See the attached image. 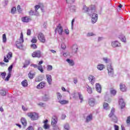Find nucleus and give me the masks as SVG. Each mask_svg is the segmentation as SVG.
I'll return each mask as SVG.
<instances>
[{
	"label": "nucleus",
	"mask_w": 130,
	"mask_h": 130,
	"mask_svg": "<svg viewBox=\"0 0 130 130\" xmlns=\"http://www.w3.org/2000/svg\"><path fill=\"white\" fill-rule=\"evenodd\" d=\"M88 15L90 17L91 16V22L92 24H95L98 20V14H97V11H96V8L93 6L91 8V11H89Z\"/></svg>",
	"instance_id": "1"
},
{
	"label": "nucleus",
	"mask_w": 130,
	"mask_h": 130,
	"mask_svg": "<svg viewBox=\"0 0 130 130\" xmlns=\"http://www.w3.org/2000/svg\"><path fill=\"white\" fill-rule=\"evenodd\" d=\"M27 115L31 120H37L39 118V115L36 112H29L27 113Z\"/></svg>",
	"instance_id": "2"
},
{
	"label": "nucleus",
	"mask_w": 130,
	"mask_h": 130,
	"mask_svg": "<svg viewBox=\"0 0 130 130\" xmlns=\"http://www.w3.org/2000/svg\"><path fill=\"white\" fill-rule=\"evenodd\" d=\"M24 42V37L23 36V32H21L19 39L16 42V47L17 48L21 49L22 48V43Z\"/></svg>",
	"instance_id": "3"
},
{
	"label": "nucleus",
	"mask_w": 130,
	"mask_h": 130,
	"mask_svg": "<svg viewBox=\"0 0 130 130\" xmlns=\"http://www.w3.org/2000/svg\"><path fill=\"white\" fill-rule=\"evenodd\" d=\"M115 112V111L114 110V109L113 108H112L111 112L109 114V117L111 118L112 121L117 122V117H116V116L114 114Z\"/></svg>",
	"instance_id": "4"
},
{
	"label": "nucleus",
	"mask_w": 130,
	"mask_h": 130,
	"mask_svg": "<svg viewBox=\"0 0 130 130\" xmlns=\"http://www.w3.org/2000/svg\"><path fill=\"white\" fill-rule=\"evenodd\" d=\"M107 70L108 72V75L110 77H113V74H114L113 68L111 65L107 66Z\"/></svg>",
	"instance_id": "5"
},
{
	"label": "nucleus",
	"mask_w": 130,
	"mask_h": 130,
	"mask_svg": "<svg viewBox=\"0 0 130 130\" xmlns=\"http://www.w3.org/2000/svg\"><path fill=\"white\" fill-rule=\"evenodd\" d=\"M55 32L58 33L59 35L60 36L62 35V32H63V28H62V26L60 25V24H59L57 26L55 30Z\"/></svg>",
	"instance_id": "6"
},
{
	"label": "nucleus",
	"mask_w": 130,
	"mask_h": 130,
	"mask_svg": "<svg viewBox=\"0 0 130 130\" xmlns=\"http://www.w3.org/2000/svg\"><path fill=\"white\" fill-rule=\"evenodd\" d=\"M38 38L39 40L41 41V42H42V43H45V41H46L45 37H44V35H43V34L40 32L38 34Z\"/></svg>",
	"instance_id": "7"
},
{
	"label": "nucleus",
	"mask_w": 130,
	"mask_h": 130,
	"mask_svg": "<svg viewBox=\"0 0 130 130\" xmlns=\"http://www.w3.org/2000/svg\"><path fill=\"white\" fill-rule=\"evenodd\" d=\"M93 7H95L94 6H91L90 8L84 6H83V12H84V13H87L88 15H89V12H90V11H92V8H93Z\"/></svg>",
	"instance_id": "8"
},
{
	"label": "nucleus",
	"mask_w": 130,
	"mask_h": 130,
	"mask_svg": "<svg viewBox=\"0 0 130 130\" xmlns=\"http://www.w3.org/2000/svg\"><path fill=\"white\" fill-rule=\"evenodd\" d=\"M32 57H38L39 58L41 57V51L40 50L36 51L33 52L32 54Z\"/></svg>",
	"instance_id": "9"
},
{
	"label": "nucleus",
	"mask_w": 130,
	"mask_h": 130,
	"mask_svg": "<svg viewBox=\"0 0 130 130\" xmlns=\"http://www.w3.org/2000/svg\"><path fill=\"white\" fill-rule=\"evenodd\" d=\"M119 104L120 106L121 109H123V108H124V107H125V103H124V102L123 101V99H120L119 100Z\"/></svg>",
	"instance_id": "10"
},
{
	"label": "nucleus",
	"mask_w": 130,
	"mask_h": 130,
	"mask_svg": "<svg viewBox=\"0 0 130 130\" xmlns=\"http://www.w3.org/2000/svg\"><path fill=\"white\" fill-rule=\"evenodd\" d=\"M56 123H57V117L56 116H53L52 118L51 124L54 126Z\"/></svg>",
	"instance_id": "11"
},
{
	"label": "nucleus",
	"mask_w": 130,
	"mask_h": 130,
	"mask_svg": "<svg viewBox=\"0 0 130 130\" xmlns=\"http://www.w3.org/2000/svg\"><path fill=\"white\" fill-rule=\"evenodd\" d=\"M91 120H93V114H90L86 116L85 122L88 123L90 122V121H91Z\"/></svg>",
	"instance_id": "12"
},
{
	"label": "nucleus",
	"mask_w": 130,
	"mask_h": 130,
	"mask_svg": "<svg viewBox=\"0 0 130 130\" xmlns=\"http://www.w3.org/2000/svg\"><path fill=\"white\" fill-rule=\"evenodd\" d=\"M31 20V19L30 18V17L28 16H25L21 18V21L23 22V23H29Z\"/></svg>",
	"instance_id": "13"
},
{
	"label": "nucleus",
	"mask_w": 130,
	"mask_h": 130,
	"mask_svg": "<svg viewBox=\"0 0 130 130\" xmlns=\"http://www.w3.org/2000/svg\"><path fill=\"white\" fill-rule=\"evenodd\" d=\"M111 45L112 47H119L120 46V43L117 41H114L112 42Z\"/></svg>",
	"instance_id": "14"
},
{
	"label": "nucleus",
	"mask_w": 130,
	"mask_h": 130,
	"mask_svg": "<svg viewBox=\"0 0 130 130\" xmlns=\"http://www.w3.org/2000/svg\"><path fill=\"white\" fill-rule=\"evenodd\" d=\"M88 80L89 81V82L91 84V85H93L95 83V77L90 75L88 77Z\"/></svg>",
	"instance_id": "15"
},
{
	"label": "nucleus",
	"mask_w": 130,
	"mask_h": 130,
	"mask_svg": "<svg viewBox=\"0 0 130 130\" xmlns=\"http://www.w3.org/2000/svg\"><path fill=\"white\" fill-rule=\"evenodd\" d=\"M44 87H45V82H41L37 85V89H43Z\"/></svg>",
	"instance_id": "16"
},
{
	"label": "nucleus",
	"mask_w": 130,
	"mask_h": 130,
	"mask_svg": "<svg viewBox=\"0 0 130 130\" xmlns=\"http://www.w3.org/2000/svg\"><path fill=\"white\" fill-rule=\"evenodd\" d=\"M78 49H79L78 45H74L72 46V52H73V53H77V52H78Z\"/></svg>",
	"instance_id": "17"
},
{
	"label": "nucleus",
	"mask_w": 130,
	"mask_h": 130,
	"mask_svg": "<svg viewBox=\"0 0 130 130\" xmlns=\"http://www.w3.org/2000/svg\"><path fill=\"white\" fill-rule=\"evenodd\" d=\"M47 81L49 85H51V82H52V79L51 78V75H46Z\"/></svg>",
	"instance_id": "18"
},
{
	"label": "nucleus",
	"mask_w": 130,
	"mask_h": 130,
	"mask_svg": "<svg viewBox=\"0 0 130 130\" xmlns=\"http://www.w3.org/2000/svg\"><path fill=\"white\" fill-rule=\"evenodd\" d=\"M120 89L122 92H125V91H126V87H125V85L123 83L120 84Z\"/></svg>",
	"instance_id": "19"
},
{
	"label": "nucleus",
	"mask_w": 130,
	"mask_h": 130,
	"mask_svg": "<svg viewBox=\"0 0 130 130\" xmlns=\"http://www.w3.org/2000/svg\"><path fill=\"white\" fill-rule=\"evenodd\" d=\"M88 104L91 107H93L95 105V100L94 99H90L88 102Z\"/></svg>",
	"instance_id": "20"
},
{
	"label": "nucleus",
	"mask_w": 130,
	"mask_h": 130,
	"mask_svg": "<svg viewBox=\"0 0 130 130\" xmlns=\"http://www.w3.org/2000/svg\"><path fill=\"white\" fill-rule=\"evenodd\" d=\"M95 87L97 92H98L99 93H101V85H100V84H99V83H96L95 85Z\"/></svg>",
	"instance_id": "21"
},
{
	"label": "nucleus",
	"mask_w": 130,
	"mask_h": 130,
	"mask_svg": "<svg viewBox=\"0 0 130 130\" xmlns=\"http://www.w3.org/2000/svg\"><path fill=\"white\" fill-rule=\"evenodd\" d=\"M86 88L87 89V91L89 94H92V93H93V90H92V88L89 86V85H86Z\"/></svg>",
	"instance_id": "22"
},
{
	"label": "nucleus",
	"mask_w": 130,
	"mask_h": 130,
	"mask_svg": "<svg viewBox=\"0 0 130 130\" xmlns=\"http://www.w3.org/2000/svg\"><path fill=\"white\" fill-rule=\"evenodd\" d=\"M58 103H60V104H61L62 105H64L66 104H68L69 103V101H67V100H60L59 101H58Z\"/></svg>",
	"instance_id": "23"
},
{
	"label": "nucleus",
	"mask_w": 130,
	"mask_h": 130,
	"mask_svg": "<svg viewBox=\"0 0 130 130\" xmlns=\"http://www.w3.org/2000/svg\"><path fill=\"white\" fill-rule=\"evenodd\" d=\"M21 122L24 126H26V125H27V120H26V119H25V118H22L21 119Z\"/></svg>",
	"instance_id": "24"
},
{
	"label": "nucleus",
	"mask_w": 130,
	"mask_h": 130,
	"mask_svg": "<svg viewBox=\"0 0 130 130\" xmlns=\"http://www.w3.org/2000/svg\"><path fill=\"white\" fill-rule=\"evenodd\" d=\"M29 13L30 16H38V15H39V13H37L35 11H33L32 10H30Z\"/></svg>",
	"instance_id": "25"
},
{
	"label": "nucleus",
	"mask_w": 130,
	"mask_h": 130,
	"mask_svg": "<svg viewBox=\"0 0 130 130\" xmlns=\"http://www.w3.org/2000/svg\"><path fill=\"white\" fill-rule=\"evenodd\" d=\"M98 70H99V71H102L103 69H104V66L103 64H99L97 66Z\"/></svg>",
	"instance_id": "26"
},
{
	"label": "nucleus",
	"mask_w": 130,
	"mask_h": 130,
	"mask_svg": "<svg viewBox=\"0 0 130 130\" xmlns=\"http://www.w3.org/2000/svg\"><path fill=\"white\" fill-rule=\"evenodd\" d=\"M66 61L68 62L70 66H74V64H75V63L74 62V61L73 60L67 59Z\"/></svg>",
	"instance_id": "27"
},
{
	"label": "nucleus",
	"mask_w": 130,
	"mask_h": 130,
	"mask_svg": "<svg viewBox=\"0 0 130 130\" xmlns=\"http://www.w3.org/2000/svg\"><path fill=\"white\" fill-rule=\"evenodd\" d=\"M2 39L3 43H7V36L6 35V34L3 35Z\"/></svg>",
	"instance_id": "28"
},
{
	"label": "nucleus",
	"mask_w": 130,
	"mask_h": 130,
	"mask_svg": "<svg viewBox=\"0 0 130 130\" xmlns=\"http://www.w3.org/2000/svg\"><path fill=\"white\" fill-rule=\"evenodd\" d=\"M119 38L120 39L121 41H122V42H125L126 40V39H125V37L124 36H120Z\"/></svg>",
	"instance_id": "29"
},
{
	"label": "nucleus",
	"mask_w": 130,
	"mask_h": 130,
	"mask_svg": "<svg viewBox=\"0 0 130 130\" xmlns=\"http://www.w3.org/2000/svg\"><path fill=\"white\" fill-rule=\"evenodd\" d=\"M57 98L58 101L61 100V98H62V95H61V93L59 92H57Z\"/></svg>",
	"instance_id": "30"
},
{
	"label": "nucleus",
	"mask_w": 130,
	"mask_h": 130,
	"mask_svg": "<svg viewBox=\"0 0 130 130\" xmlns=\"http://www.w3.org/2000/svg\"><path fill=\"white\" fill-rule=\"evenodd\" d=\"M0 94L2 96H6V95H7V91L4 89H1L0 91Z\"/></svg>",
	"instance_id": "31"
},
{
	"label": "nucleus",
	"mask_w": 130,
	"mask_h": 130,
	"mask_svg": "<svg viewBox=\"0 0 130 130\" xmlns=\"http://www.w3.org/2000/svg\"><path fill=\"white\" fill-rule=\"evenodd\" d=\"M21 85L23 87H27L28 86V82L27 80H24L21 82Z\"/></svg>",
	"instance_id": "32"
},
{
	"label": "nucleus",
	"mask_w": 130,
	"mask_h": 130,
	"mask_svg": "<svg viewBox=\"0 0 130 130\" xmlns=\"http://www.w3.org/2000/svg\"><path fill=\"white\" fill-rule=\"evenodd\" d=\"M103 107L104 109H106V110L109 109V106L108 103H104L103 104Z\"/></svg>",
	"instance_id": "33"
},
{
	"label": "nucleus",
	"mask_w": 130,
	"mask_h": 130,
	"mask_svg": "<svg viewBox=\"0 0 130 130\" xmlns=\"http://www.w3.org/2000/svg\"><path fill=\"white\" fill-rule=\"evenodd\" d=\"M34 77H35V74L32 73L31 72H30L28 74V77L29 79H34Z\"/></svg>",
	"instance_id": "34"
},
{
	"label": "nucleus",
	"mask_w": 130,
	"mask_h": 130,
	"mask_svg": "<svg viewBox=\"0 0 130 130\" xmlns=\"http://www.w3.org/2000/svg\"><path fill=\"white\" fill-rule=\"evenodd\" d=\"M64 128L66 130H70V124H69V123H66L64 125Z\"/></svg>",
	"instance_id": "35"
},
{
	"label": "nucleus",
	"mask_w": 130,
	"mask_h": 130,
	"mask_svg": "<svg viewBox=\"0 0 130 130\" xmlns=\"http://www.w3.org/2000/svg\"><path fill=\"white\" fill-rule=\"evenodd\" d=\"M78 96H79V99L81 100V103H82V102L83 101V95H82V93H81V92H78Z\"/></svg>",
	"instance_id": "36"
},
{
	"label": "nucleus",
	"mask_w": 130,
	"mask_h": 130,
	"mask_svg": "<svg viewBox=\"0 0 130 130\" xmlns=\"http://www.w3.org/2000/svg\"><path fill=\"white\" fill-rule=\"evenodd\" d=\"M40 9V6L39 5H36L35 6V11L37 13H39L38 12V9Z\"/></svg>",
	"instance_id": "37"
},
{
	"label": "nucleus",
	"mask_w": 130,
	"mask_h": 130,
	"mask_svg": "<svg viewBox=\"0 0 130 130\" xmlns=\"http://www.w3.org/2000/svg\"><path fill=\"white\" fill-rule=\"evenodd\" d=\"M38 70H39V71H40L41 73H43L44 71L43 70V68H42V66L40 65L38 67Z\"/></svg>",
	"instance_id": "38"
},
{
	"label": "nucleus",
	"mask_w": 130,
	"mask_h": 130,
	"mask_svg": "<svg viewBox=\"0 0 130 130\" xmlns=\"http://www.w3.org/2000/svg\"><path fill=\"white\" fill-rule=\"evenodd\" d=\"M110 93L112 95H114V96L116 94V90H115L114 89H111Z\"/></svg>",
	"instance_id": "39"
},
{
	"label": "nucleus",
	"mask_w": 130,
	"mask_h": 130,
	"mask_svg": "<svg viewBox=\"0 0 130 130\" xmlns=\"http://www.w3.org/2000/svg\"><path fill=\"white\" fill-rule=\"evenodd\" d=\"M12 56H13V53H12V52H9L8 53V54L7 55V57L8 59L11 58V57H12Z\"/></svg>",
	"instance_id": "40"
},
{
	"label": "nucleus",
	"mask_w": 130,
	"mask_h": 130,
	"mask_svg": "<svg viewBox=\"0 0 130 130\" xmlns=\"http://www.w3.org/2000/svg\"><path fill=\"white\" fill-rule=\"evenodd\" d=\"M31 42H32V43H36L37 42V38L34 37L31 41Z\"/></svg>",
	"instance_id": "41"
},
{
	"label": "nucleus",
	"mask_w": 130,
	"mask_h": 130,
	"mask_svg": "<svg viewBox=\"0 0 130 130\" xmlns=\"http://www.w3.org/2000/svg\"><path fill=\"white\" fill-rule=\"evenodd\" d=\"M12 70H13V64L11 65L8 68L9 74H11L12 73Z\"/></svg>",
	"instance_id": "42"
},
{
	"label": "nucleus",
	"mask_w": 130,
	"mask_h": 130,
	"mask_svg": "<svg viewBox=\"0 0 130 130\" xmlns=\"http://www.w3.org/2000/svg\"><path fill=\"white\" fill-rule=\"evenodd\" d=\"M47 70L48 71H52V66L48 65Z\"/></svg>",
	"instance_id": "43"
},
{
	"label": "nucleus",
	"mask_w": 130,
	"mask_h": 130,
	"mask_svg": "<svg viewBox=\"0 0 130 130\" xmlns=\"http://www.w3.org/2000/svg\"><path fill=\"white\" fill-rule=\"evenodd\" d=\"M66 2L70 5L75 3V0H66Z\"/></svg>",
	"instance_id": "44"
},
{
	"label": "nucleus",
	"mask_w": 130,
	"mask_h": 130,
	"mask_svg": "<svg viewBox=\"0 0 130 130\" xmlns=\"http://www.w3.org/2000/svg\"><path fill=\"white\" fill-rule=\"evenodd\" d=\"M26 63L24 64L23 68H24V69L27 68V67H28V66H29V63H30V62H29V61H26Z\"/></svg>",
	"instance_id": "45"
},
{
	"label": "nucleus",
	"mask_w": 130,
	"mask_h": 130,
	"mask_svg": "<svg viewBox=\"0 0 130 130\" xmlns=\"http://www.w3.org/2000/svg\"><path fill=\"white\" fill-rule=\"evenodd\" d=\"M103 60H104L105 62H110L111 61L110 59L107 58V57L103 58Z\"/></svg>",
	"instance_id": "46"
},
{
	"label": "nucleus",
	"mask_w": 130,
	"mask_h": 130,
	"mask_svg": "<svg viewBox=\"0 0 130 130\" xmlns=\"http://www.w3.org/2000/svg\"><path fill=\"white\" fill-rule=\"evenodd\" d=\"M16 7H13L11 9V13H12V14H15V13H16Z\"/></svg>",
	"instance_id": "47"
},
{
	"label": "nucleus",
	"mask_w": 130,
	"mask_h": 130,
	"mask_svg": "<svg viewBox=\"0 0 130 130\" xmlns=\"http://www.w3.org/2000/svg\"><path fill=\"white\" fill-rule=\"evenodd\" d=\"M10 78H11V74L10 73H8V76L5 78V81H9V80H10Z\"/></svg>",
	"instance_id": "48"
},
{
	"label": "nucleus",
	"mask_w": 130,
	"mask_h": 130,
	"mask_svg": "<svg viewBox=\"0 0 130 130\" xmlns=\"http://www.w3.org/2000/svg\"><path fill=\"white\" fill-rule=\"evenodd\" d=\"M17 10L18 11L19 13H22V8H21V6L20 5L17 6Z\"/></svg>",
	"instance_id": "49"
},
{
	"label": "nucleus",
	"mask_w": 130,
	"mask_h": 130,
	"mask_svg": "<svg viewBox=\"0 0 130 130\" xmlns=\"http://www.w3.org/2000/svg\"><path fill=\"white\" fill-rule=\"evenodd\" d=\"M7 75V73L6 72H3L1 73V76L3 79H5L6 77V75Z\"/></svg>",
	"instance_id": "50"
},
{
	"label": "nucleus",
	"mask_w": 130,
	"mask_h": 130,
	"mask_svg": "<svg viewBox=\"0 0 130 130\" xmlns=\"http://www.w3.org/2000/svg\"><path fill=\"white\" fill-rule=\"evenodd\" d=\"M70 9L72 11V12H75L76 10V6H72L70 7Z\"/></svg>",
	"instance_id": "51"
},
{
	"label": "nucleus",
	"mask_w": 130,
	"mask_h": 130,
	"mask_svg": "<svg viewBox=\"0 0 130 130\" xmlns=\"http://www.w3.org/2000/svg\"><path fill=\"white\" fill-rule=\"evenodd\" d=\"M126 123L127 124H130V116L127 118Z\"/></svg>",
	"instance_id": "52"
},
{
	"label": "nucleus",
	"mask_w": 130,
	"mask_h": 130,
	"mask_svg": "<svg viewBox=\"0 0 130 130\" xmlns=\"http://www.w3.org/2000/svg\"><path fill=\"white\" fill-rule=\"evenodd\" d=\"M44 128L45 129H48V128H49V126L48 125H47V124H44Z\"/></svg>",
	"instance_id": "53"
},
{
	"label": "nucleus",
	"mask_w": 130,
	"mask_h": 130,
	"mask_svg": "<svg viewBox=\"0 0 130 130\" xmlns=\"http://www.w3.org/2000/svg\"><path fill=\"white\" fill-rule=\"evenodd\" d=\"M61 47L62 49H66V48L67 47L66 46V44H64V43H62L61 45Z\"/></svg>",
	"instance_id": "54"
},
{
	"label": "nucleus",
	"mask_w": 130,
	"mask_h": 130,
	"mask_svg": "<svg viewBox=\"0 0 130 130\" xmlns=\"http://www.w3.org/2000/svg\"><path fill=\"white\" fill-rule=\"evenodd\" d=\"M30 67H33L34 68H35V69H36V68H38V66H37V64H31V65H30Z\"/></svg>",
	"instance_id": "55"
},
{
	"label": "nucleus",
	"mask_w": 130,
	"mask_h": 130,
	"mask_svg": "<svg viewBox=\"0 0 130 130\" xmlns=\"http://www.w3.org/2000/svg\"><path fill=\"white\" fill-rule=\"evenodd\" d=\"M37 105L39 106H41V107H43V106L44 105V103H39L37 104Z\"/></svg>",
	"instance_id": "56"
},
{
	"label": "nucleus",
	"mask_w": 130,
	"mask_h": 130,
	"mask_svg": "<svg viewBox=\"0 0 130 130\" xmlns=\"http://www.w3.org/2000/svg\"><path fill=\"white\" fill-rule=\"evenodd\" d=\"M31 47L34 48V49H36V48H37V46L36 45V44H32L31 45Z\"/></svg>",
	"instance_id": "57"
},
{
	"label": "nucleus",
	"mask_w": 130,
	"mask_h": 130,
	"mask_svg": "<svg viewBox=\"0 0 130 130\" xmlns=\"http://www.w3.org/2000/svg\"><path fill=\"white\" fill-rule=\"evenodd\" d=\"M63 56H64L65 57H67V56H68V55H70V53L69 52H66V53H64L63 54Z\"/></svg>",
	"instance_id": "58"
},
{
	"label": "nucleus",
	"mask_w": 130,
	"mask_h": 130,
	"mask_svg": "<svg viewBox=\"0 0 130 130\" xmlns=\"http://www.w3.org/2000/svg\"><path fill=\"white\" fill-rule=\"evenodd\" d=\"M114 129L115 130H119V127L117 125H114Z\"/></svg>",
	"instance_id": "59"
},
{
	"label": "nucleus",
	"mask_w": 130,
	"mask_h": 130,
	"mask_svg": "<svg viewBox=\"0 0 130 130\" xmlns=\"http://www.w3.org/2000/svg\"><path fill=\"white\" fill-rule=\"evenodd\" d=\"M74 84H77L78 83V78H74L73 79Z\"/></svg>",
	"instance_id": "60"
},
{
	"label": "nucleus",
	"mask_w": 130,
	"mask_h": 130,
	"mask_svg": "<svg viewBox=\"0 0 130 130\" xmlns=\"http://www.w3.org/2000/svg\"><path fill=\"white\" fill-rule=\"evenodd\" d=\"M27 35H28V36L31 35V30L27 29Z\"/></svg>",
	"instance_id": "61"
},
{
	"label": "nucleus",
	"mask_w": 130,
	"mask_h": 130,
	"mask_svg": "<svg viewBox=\"0 0 130 130\" xmlns=\"http://www.w3.org/2000/svg\"><path fill=\"white\" fill-rule=\"evenodd\" d=\"M94 34H93L92 32H89L87 34V37H89L90 36H93Z\"/></svg>",
	"instance_id": "62"
},
{
	"label": "nucleus",
	"mask_w": 130,
	"mask_h": 130,
	"mask_svg": "<svg viewBox=\"0 0 130 130\" xmlns=\"http://www.w3.org/2000/svg\"><path fill=\"white\" fill-rule=\"evenodd\" d=\"M33 127L32 126H29L26 130H33Z\"/></svg>",
	"instance_id": "63"
},
{
	"label": "nucleus",
	"mask_w": 130,
	"mask_h": 130,
	"mask_svg": "<svg viewBox=\"0 0 130 130\" xmlns=\"http://www.w3.org/2000/svg\"><path fill=\"white\" fill-rule=\"evenodd\" d=\"M53 128L54 130H60L58 126H55Z\"/></svg>",
	"instance_id": "64"
}]
</instances>
